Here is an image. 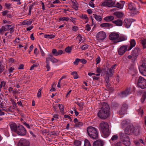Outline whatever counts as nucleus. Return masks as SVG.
Wrapping results in <instances>:
<instances>
[{
  "instance_id": "nucleus-14",
  "label": "nucleus",
  "mask_w": 146,
  "mask_h": 146,
  "mask_svg": "<svg viewBox=\"0 0 146 146\" xmlns=\"http://www.w3.org/2000/svg\"><path fill=\"white\" fill-rule=\"evenodd\" d=\"M128 46L124 45L121 46L118 50V54L120 55L123 54L127 50Z\"/></svg>"
},
{
  "instance_id": "nucleus-21",
  "label": "nucleus",
  "mask_w": 146,
  "mask_h": 146,
  "mask_svg": "<svg viewBox=\"0 0 146 146\" xmlns=\"http://www.w3.org/2000/svg\"><path fill=\"white\" fill-rule=\"evenodd\" d=\"M46 60L49 62L50 60L52 63H57L58 60L51 55H48V57L46 58Z\"/></svg>"
},
{
  "instance_id": "nucleus-9",
  "label": "nucleus",
  "mask_w": 146,
  "mask_h": 146,
  "mask_svg": "<svg viewBox=\"0 0 146 146\" xmlns=\"http://www.w3.org/2000/svg\"><path fill=\"white\" fill-rule=\"evenodd\" d=\"M139 70L140 73L143 75L146 76V61L143 62L142 64L139 66Z\"/></svg>"
},
{
  "instance_id": "nucleus-52",
  "label": "nucleus",
  "mask_w": 146,
  "mask_h": 146,
  "mask_svg": "<svg viewBox=\"0 0 146 146\" xmlns=\"http://www.w3.org/2000/svg\"><path fill=\"white\" fill-rule=\"evenodd\" d=\"M127 58L129 59H131L133 62L135 61L136 59L135 57L133 56V55H131L128 56Z\"/></svg>"
},
{
  "instance_id": "nucleus-8",
  "label": "nucleus",
  "mask_w": 146,
  "mask_h": 146,
  "mask_svg": "<svg viewBox=\"0 0 146 146\" xmlns=\"http://www.w3.org/2000/svg\"><path fill=\"white\" fill-rule=\"evenodd\" d=\"M106 37V34L105 32L103 31L99 32L96 35L97 40L100 42H101Z\"/></svg>"
},
{
  "instance_id": "nucleus-49",
  "label": "nucleus",
  "mask_w": 146,
  "mask_h": 146,
  "mask_svg": "<svg viewBox=\"0 0 146 146\" xmlns=\"http://www.w3.org/2000/svg\"><path fill=\"white\" fill-rule=\"evenodd\" d=\"M88 47L89 46L88 45L85 44L81 46L80 48L83 50H85L87 49L88 48Z\"/></svg>"
},
{
  "instance_id": "nucleus-6",
  "label": "nucleus",
  "mask_w": 146,
  "mask_h": 146,
  "mask_svg": "<svg viewBox=\"0 0 146 146\" xmlns=\"http://www.w3.org/2000/svg\"><path fill=\"white\" fill-rule=\"evenodd\" d=\"M135 89V87H128L124 91L121 92L119 94V96L121 98L126 97L130 94L132 92L134 91Z\"/></svg>"
},
{
  "instance_id": "nucleus-17",
  "label": "nucleus",
  "mask_w": 146,
  "mask_h": 146,
  "mask_svg": "<svg viewBox=\"0 0 146 146\" xmlns=\"http://www.w3.org/2000/svg\"><path fill=\"white\" fill-rule=\"evenodd\" d=\"M29 141L24 139H21L19 143V146H29Z\"/></svg>"
},
{
  "instance_id": "nucleus-44",
  "label": "nucleus",
  "mask_w": 146,
  "mask_h": 146,
  "mask_svg": "<svg viewBox=\"0 0 146 146\" xmlns=\"http://www.w3.org/2000/svg\"><path fill=\"white\" fill-rule=\"evenodd\" d=\"M42 89V88H41L38 90V93L37 94V96L38 98H40L41 96V91Z\"/></svg>"
},
{
  "instance_id": "nucleus-63",
  "label": "nucleus",
  "mask_w": 146,
  "mask_h": 146,
  "mask_svg": "<svg viewBox=\"0 0 146 146\" xmlns=\"http://www.w3.org/2000/svg\"><path fill=\"white\" fill-rule=\"evenodd\" d=\"M78 29V28L76 26H74L73 27L72 30L73 31H76Z\"/></svg>"
},
{
  "instance_id": "nucleus-33",
  "label": "nucleus",
  "mask_w": 146,
  "mask_h": 146,
  "mask_svg": "<svg viewBox=\"0 0 146 146\" xmlns=\"http://www.w3.org/2000/svg\"><path fill=\"white\" fill-rule=\"evenodd\" d=\"M127 39V37L125 36H121L119 37V38H118L116 42H118L121 41H122L125 40Z\"/></svg>"
},
{
  "instance_id": "nucleus-15",
  "label": "nucleus",
  "mask_w": 146,
  "mask_h": 146,
  "mask_svg": "<svg viewBox=\"0 0 146 146\" xmlns=\"http://www.w3.org/2000/svg\"><path fill=\"white\" fill-rule=\"evenodd\" d=\"M6 31H9V33L12 34L14 32V25H7L4 26Z\"/></svg>"
},
{
  "instance_id": "nucleus-25",
  "label": "nucleus",
  "mask_w": 146,
  "mask_h": 146,
  "mask_svg": "<svg viewBox=\"0 0 146 146\" xmlns=\"http://www.w3.org/2000/svg\"><path fill=\"white\" fill-rule=\"evenodd\" d=\"M32 22V20L31 19H27L24 20L21 22V24L22 25H29L31 24Z\"/></svg>"
},
{
  "instance_id": "nucleus-16",
  "label": "nucleus",
  "mask_w": 146,
  "mask_h": 146,
  "mask_svg": "<svg viewBox=\"0 0 146 146\" xmlns=\"http://www.w3.org/2000/svg\"><path fill=\"white\" fill-rule=\"evenodd\" d=\"M140 51L139 48L138 47H136L132 51L131 55H133V56L136 59Z\"/></svg>"
},
{
  "instance_id": "nucleus-11",
  "label": "nucleus",
  "mask_w": 146,
  "mask_h": 146,
  "mask_svg": "<svg viewBox=\"0 0 146 146\" xmlns=\"http://www.w3.org/2000/svg\"><path fill=\"white\" fill-rule=\"evenodd\" d=\"M115 2L112 0H106L103 2L101 6H107L109 7H112L114 6Z\"/></svg>"
},
{
  "instance_id": "nucleus-13",
  "label": "nucleus",
  "mask_w": 146,
  "mask_h": 146,
  "mask_svg": "<svg viewBox=\"0 0 146 146\" xmlns=\"http://www.w3.org/2000/svg\"><path fill=\"white\" fill-rule=\"evenodd\" d=\"M119 35L117 33L113 32L111 33L109 35V38L112 40H113L114 42H116L119 37Z\"/></svg>"
},
{
  "instance_id": "nucleus-2",
  "label": "nucleus",
  "mask_w": 146,
  "mask_h": 146,
  "mask_svg": "<svg viewBox=\"0 0 146 146\" xmlns=\"http://www.w3.org/2000/svg\"><path fill=\"white\" fill-rule=\"evenodd\" d=\"M89 136L91 139H97L98 138V129L92 126H90L87 129Z\"/></svg>"
},
{
  "instance_id": "nucleus-41",
  "label": "nucleus",
  "mask_w": 146,
  "mask_h": 146,
  "mask_svg": "<svg viewBox=\"0 0 146 146\" xmlns=\"http://www.w3.org/2000/svg\"><path fill=\"white\" fill-rule=\"evenodd\" d=\"M71 74L73 76V78L74 79H77L78 78V76L76 72H73L71 73Z\"/></svg>"
},
{
  "instance_id": "nucleus-26",
  "label": "nucleus",
  "mask_w": 146,
  "mask_h": 146,
  "mask_svg": "<svg viewBox=\"0 0 146 146\" xmlns=\"http://www.w3.org/2000/svg\"><path fill=\"white\" fill-rule=\"evenodd\" d=\"M136 44L135 41L134 39H131L130 41V46L127 49V50H130Z\"/></svg>"
},
{
  "instance_id": "nucleus-5",
  "label": "nucleus",
  "mask_w": 146,
  "mask_h": 146,
  "mask_svg": "<svg viewBox=\"0 0 146 146\" xmlns=\"http://www.w3.org/2000/svg\"><path fill=\"white\" fill-rule=\"evenodd\" d=\"M139 127H137L134 129L133 125H128L125 129L124 132L127 134L130 135L133 132H136L137 133H139Z\"/></svg>"
},
{
  "instance_id": "nucleus-7",
  "label": "nucleus",
  "mask_w": 146,
  "mask_h": 146,
  "mask_svg": "<svg viewBox=\"0 0 146 146\" xmlns=\"http://www.w3.org/2000/svg\"><path fill=\"white\" fill-rule=\"evenodd\" d=\"M27 131L23 126L19 125L15 133L19 135L24 136L26 134Z\"/></svg>"
},
{
  "instance_id": "nucleus-43",
  "label": "nucleus",
  "mask_w": 146,
  "mask_h": 146,
  "mask_svg": "<svg viewBox=\"0 0 146 146\" xmlns=\"http://www.w3.org/2000/svg\"><path fill=\"white\" fill-rule=\"evenodd\" d=\"M83 125V123L81 122H79L78 123H76L74 125V126L75 127H80L82 126Z\"/></svg>"
},
{
  "instance_id": "nucleus-1",
  "label": "nucleus",
  "mask_w": 146,
  "mask_h": 146,
  "mask_svg": "<svg viewBox=\"0 0 146 146\" xmlns=\"http://www.w3.org/2000/svg\"><path fill=\"white\" fill-rule=\"evenodd\" d=\"M110 110L108 104L106 103H103L102 107L98 113V116L103 119H106L109 116Z\"/></svg>"
},
{
  "instance_id": "nucleus-24",
  "label": "nucleus",
  "mask_w": 146,
  "mask_h": 146,
  "mask_svg": "<svg viewBox=\"0 0 146 146\" xmlns=\"http://www.w3.org/2000/svg\"><path fill=\"white\" fill-rule=\"evenodd\" d=\"M127 135L125 132H120L119 133V136L121 141L129 137V136Z\"/></svg>"
},
{
  "instance_id": "nucleus-35",
  "label": "nucleus",
  "mask_w": 146,
  "mask_h": 146,
  "mask_svg": "<svg viewBox=\"0 0 146 146\" xmlns=\"http://www.w3.org/2000/svg\"><path fill=\"white\" fill-rule=\"evenodd\" d=\"M93 17L97 21H102V17L100 15H97L95 14H93Z\"/></svg>"
},
{
  "instance_id": "nucleus-34",
  "label": "nucleus",
  "mask_w": 146,
  "mask_h": 146,
  "mask_svg": "<svg viewBox=\"0 0 146 146\" xmlns=\"http://www.w3.org/2000/svg\"><path fill=\"white\" fill-rule=\"evenodd\" d=\"M113 14L118 18H121L123 16V14L121 12H115Z\"/></svg>"
},
{
  "instance_id": "nucleus-19",
  "label": "nucleus",
  "mask_w": 146,
  "mask_h": 146,
  "mask_svg": "<svg viewBox=\"0 0 146 146\" xmlns=\"http://www.w3.org/2000/svg\"><path fill=\"white\" fill-rule=\"evenodd\" d=\"M10 126L11 131L15 133L18 128V126L15 123H11L10 124Z\"/></svg>"
},
{
  "instance_id": "nucleus-39",
  "label": "nucleus",
  "mask_w": 146,
  "mask_h": 146,
  "mask_svg": "<svg viewBox=\"0 0 146 146\" xmlns=\"http://www.w3.org/2000/svg\"><path fill=\"white\" fill-rule=\"evenodd\" d=\"M146 97V92H144L143 93L142 98L141 99V102L142 103H143L145 100Z\"/></svg>"
},
{
  "instance_id": "nucleus-55",
  "label": "nucleus",
  "mask_w": 146,
  "mask_h": 146,
  "mask_svg": "<svg viewBox=\"0 0 146 146\" xmlns=\"http://www.w3.org/2000/svg\"><path fill=\"white\" fill-rule=\"evenodd\" d=\"M4 26H2L1 28L0 29V34L3 35L4 31H6Z\"/></svg>"
},
{
  "instance_id": "nucleus-30",
  "label": "nucleus",
  "mask_w": 146,
  "mask_h": 146,
  "mask_svg": "<svg viewBox=\"0 0 146 146\" xmlns=\"http://www.w3.org/2000/svg\"><path fill=\"white\" fill-rule=\"evenodd\" d=\"M93 146H103L102 142L101 141H95L93 143Z\"/></svg>"
},
{
  "instance_id": "nucleus-50",
  "label": "nucleus",
  "mask_w": 146,
  "mask_h": 146,
  "mask_svg": "<svg viewBox=\"0 0 146 146\" xmlns=\"http://www.w3.org/2000/svg\"><path fill=\"white\" fill-rule=\"evenodd\" d=\"M56 85V83H54L52 84L51 86V89H50V91H55V87Z\"/></svg>"
},
{
  "instance_id": "nucleus-59",
  "label": "nucleus",
  "mask_w": 146,
  "mask_h": 146,
  "mask_svg": "<svg viewBox=\"0 0 146 146\" xmlns=\"http://www.w3.org/2000/svg\"><path fill=\"white\" fill-rule=\"evenodd\" d=\"M38 64H34L33 65H32L30 68V70H32L33 69V68L34 67H36L38 65Z\"/></svg>"
},
{
  "instance_id": "nucleus-38",
  "label": "nucleus",
  "mask_w": 146,
  "mask_h": 146,
  "mask_svg": "<svg viewBox=\"0 0 146 146\" xmlns=\"http://www.w3.org/2000/svg\"><path fill=\"white\" fill-rule=\"evenodd\" d=\"M136 110L138 112V114L141 115V116H142L143 113V110L140 107H139V109L136 108Z\"/></svg>"
},
{
  "instance_id": "nucleus-22",
  "label": "nucleus",
  "mask_w": 146,
  "mask_h": 146,
  "mask_svg": "<svg viewBox=\"0 0 146 146\" xmlns=\"http://www.w3.org/2000/svg\"><path fill=\"white\" fill-rule=\"evenodd\" d=\"M72 4V7L74 10L77 11L78 10V4L76 0H70Z\"/></svg>"
},
{
  "instance_id": "nucleus-32",
  "label": "nucleus",
  "mask_w": 146,
  "mask_h": 146,
  "mask_svg": "<svg viewBox=\"0 0 146 146\" xmlns=\"http://www.w3.org/2000/svg\"><path fill=\"white\" fill-rule=\"evenodd\" d=\"M137 86L138 87L144 89L146 87V83H137Z\"/></svg>"
},
{
  "instance_id": "nucleus-61",
  "label": "nucleus",
  "mask_w": 146,
  "mask_h": 146,
  "mask_svg": "<svg viewBox=\"0 0 146 146\" xmlns=\"http://www.w3.org/2000/svg\"><path fill=\"white\" fill-rule=\"evenodd\" d=\"M102 71V70L101 69H100V68L99 67H98L96 69V72L98 73H100Z\"/></svg>"
},
{
  "instance_id": "nucleus-40",
  "label": "nucleus",
  "mask_w": 146,
  "mask_h": 146,
  "mask_svg": "<svg viewBox=\"0 0 146 146\" xmlns=\"http://www.w3.org/2000/svg\"><path fill=\"white\" fill-rule=\"evenodd\" d=\"M122 127H124L127 126L128 125V122L125 120H124L121 122V123Z\"/></svg>"
},
{
  "instance_id": "nucleus-57",
  "label": "nucleus",
  "mask_w": 146,
  "mask_h": 146,
  "mask_svg": "<svg viewBox=\"0 0 146 146\" xmlns=\"http://www.w3.org/2000/svg\"><path fill=\"white\" fill-rule=\"evenodd\" d=\"M118 137L117 135H113L111 139V140L112 141H114L117 139Z\"/></svg>"
},
{
  "instance_id": "nucleus-62",
  "label": "nucleus",
  "mask_w": 146,
  "mask_h": 146,
  "mask_svg": "<svg viewBox=\"0 0 146 146\" xmlns=\"http://www.w3.org/2000/svg\"><path fill=\"white\" fill-rule=\"evenodd\" d=\"M3 23L4 24H10L11 23V22L10 21L4 19L3 21Z\"/></svg>"
},
{
  "instance_id": "nucleus-12",
  "label": "nucleus",
  "mask_w": 146,
  "mask_h": 146,
  "mask_svg": "<svg viewBox=\"0 0 146 146\" xmlns=\"http://www.w3.org/2000/svg\"><path fill=\"white\" fill-rule=\"evenodd\" d=\"M128 8L131 10L132 11V13L134 14H136L139 13L138 10L136 9L134 4L133 3H131L128 4Z\"/></svg>"
},
{
  "instance_id": "nucleus-29",
  "label": "nucleus",
  "mask_w": 146,
  "mask_h": 146,
  "mask_svg": "<svg viewBox=\"0 0 146 146\" xmlns=\"http://www.w3.org/2000/svg\"><path fill=\"white\" fill-rule=\"evenodd\" d=\"M140 42L143 47V48H146V39L141 38L140 40Z\"/></svg>"
},
{
  "instance_id": "nucleus-54",
  "label": "nucleus",
  "mask_w": 146,
  "mask_h": 146,
  "mask_svg": "<svg viewBox=\"0 0 146 146\" xmlns=\"http://www.w3.org/2000/svg\"><path fill=\"white\" fill-rule=\"evenodd\" d=\"M80 18L83 19H85L87 20L89 19L87 15L85 14H82Z\"/></svg>"
},
{
  "instance_id": "nucleus-64",
  "label": "nucleus",
  "mask_w": 146,
  "mask_h": 146,
  "mask_svg": "<svg viewBox=\"0 0 146 146\" xmlns=\"http://www.w3.org/2000/svg\"><path fill=\"white\" fill-rule=\"evenodd\" d=\"M122 145V143L120 141H118L115 144V146H121Z\"/></svg>"
},
{
  "instance_id": "nucleus-51",
  "label": "nucleus",
  "mask_w": 146,
  "mask_h": 146,
  "mask_svg": "<svg viewBox=\"0 0 146 146\" xmlns=\"http://www.w3.org/2000/svg\"><path fill=\"white\" fill-rule=\"evenodd\" d=\"M81 142L79 140H76L74 142V144L76 146H79L81 145Z\"/></svg>"
},
{
  "instance_id": "nucleus-4",
  "label": "nucleus",
  "mask_w": 146,
  "mask_h": 146,
  "mask_svg": "<svg viewBox=\"0 0 146 146\" xmlns=\"http://www.w3.org/2000/svg\"><path fill=\"white\" fill-rule=\"evenodd\" d=\"M116 65V64L113 65L110 68H109V72L108 71L106 72L105 78L106 82H109V78L112 76L114 71L115 67Z\"/></svg>"
},
{
  "instance_id": "nucleus-23",
  "label": "nucleus",
  "mask_w": 146,
  "mask_h": 146,
  "mask_svg": "<svg viewBox=\"0 0 146 146\" xmlns=\"http://www.w3.org/2000/svg\"><path fill=\"white\" fill-rule=\"evenodd\" d=\"M52 52L54 55L56 56L60 55L63 53V51L62 50H58L57 51L55 49H53Z\"/></svg>"
},
{
  "instance_id": "nucleus-20",
  "label": "nucleus",
  "mask_w": 146,
  "mask_h": 146,
  "mask_svg": "<svg viewBox=\"0 0 146 146\" xmlns=\"http://www.w3.org/2000/svg\"><path fill=\"white\" fill-rule=\"evenodd\" d=\"M121 141L122 143L126 146H129L131 144V142L129 137L123 139Z\"/></svg>"
},
{
  "instance_id": "nucleus-46",
  "label": "nucleus",
  "mask_w": 146,
  "mask_h": 146,
  "mask_svg": "<svg viewBox=\"0 0 146 146\" xmlns=\"http://www.w3.org/2000/svg\"><path fill=\"white\" fill-rule=\"evenodd\" d=\"M69 20V18L68 17H60L59 18V20L60 21H68Z\"/></svg>"
},
{
  "instance_id": "nucleus-3",
  "label": "nucleus",
  "mask_w": 146,
  "mask_h": 146,
  "mask_svg": "<svg viewBox=\"0 0 146 146\" xmlns=\"http://www.w3.org/2000/svg\"><path fill=\"white\" fill-rule=\"evenodd\" d=\"M99 128L105 137L108 136L110 134L109 126L107 123L102 121L99 125Z\"/></svg>"
},
{
  "instance_id": "nucleus-37",
  "label": "nucleus",
  "mask_w": 146,
  "mask_h": 146,
  "mask_svg": "<svg viewBox=\"0 0 146 146\" xmlns=\"http://www.w3.org/2000/svg\"><path fill=\"white\" fill-rule=\"evenodd\" d=\"M55 35H54L51 34V35H47L45 34L44 35V37L47 38L52 39L54 37Z\"/></svg>"
},
{
  "instance_id": "nucleus-47",
  "label": "nucleus",
  "mask_w": 146,
  "mask_h": 146,
  "mask_svg": "<svg viewBox=\"0 0 146 146\" xmlns=\"http://www.w3.org/2000/svg\"><path fill=\"white\" fill-rule=\"evenodd\" d=\"M111 25L109 23H104L101 24L100 26L101 27H109Z\"/></svg>"
},
{
  "instance_id": "nucleus-42",
  "label": "nucleus",
  "mask_w": 146,
  "mask_h": 146,
  "mask_svg": "<svg viewBox=\"0 0 146 146\" xmlns=\"http://www.w3.org/2000/svg\"><path fill=\"white\" fill-rule=\"evenodd\" d=\"M137 82H146V80L141 76L139 77L137 80Z\"/></svg>"
},
{
  "instance_id": "nucleus-36",
  "label": "nucleus",
  "mask_w": 146,
  "mask_h": 146,
  "mask_svg": "<svg viewBox=\"0 0 146 146\" xmlns=\"http://www.w3.org/2000/svg\"><path fill=\"white\" fill-rule=\"evenodd\" d=\"M122 3L121 4L119 3H117L115 5V7L120 9H122L123 7L124 4L125 3V2L124 1H122Z\"/></svg>"
},
{
  "instance_id": "nucleus-48",
  "label": "nucleus",
  "mask_w": 146,
  "mask_h": 146,
  "mask_svg": "<svg viewBox=\"0 0 146 146\" xmlns=\"http://www.w3.org/2000/svg\"><path fill=\"white\" fill-rule=\"evenodd\" d=\"M46 67L47 69V71H48L50 69V67L49 66V62L46 60Z\"/></svg>"
},
{
  "instance_id": "nucleus-56",
  "label": "nucleus",
  "mask_w": 146,
  "mask_h": 146,
  "mask_svg": "<svg viewBox=\"0 0 146 146\" xmlns=\"http://www.w3.org/2000/svg\"><path fill=\"white\" fill-rule=\"evenodd\" d=\"M80 59L77 58L76 59L75 61L74 62L73 64L74 65H78V62H80Z\"/></svg>"
},
{
  "instance_id": "nucleus-10",
  "label": "nucleus",
  "mask_w": 146,
  "mask_h": 146,
  "mask_svg": "<svg viewBox=\"0 0 146 146\" xmlns=\"http://www.w3.org/2000/svg\"><path fill=\"white\" fill-rule=\"evenodd\" d=\"M127 104L125 103H123L121 107V109L118 112V113L121 115H122L125 114L128 109Z\"/></svg>"
},
{
  "instance_id": "nucleus-60",
  "label": "nucleus",
  "mask_w": 146,
  "mask_h": 146,
  "mask_svg": "<svg viewBox=\"0 0 146 146\" xmlns=\"http://www.w3.org/2000/svg\"><path fill=\"white\" fill-rule=\"evenodd\" d=\"M77 38L79 39V42H80L82 40V35L79 34L77 36Z\"/></svg>"
},
{
  "instance_id": "nucleus-28",
  "label": "nucleus",
  "mask_w": 146,
  "mask_h": 146,
  "mask_svg": "<svg viewBox=\"0 0 146 146\" xmlns=\"http://www.w3.org/2000/svg\"><path fill=\"white\" fill-rule=\"evenodd\" d=\"M112 22L118 26H121L123 24L122 21L120 19H117V20L113 21Z\"/></svg>"
},
{
  "instance_id": "nucleus-58",
  "label": "nucleus",
  "mask_w": 146,
  "mask_h": 146,
  "mask_svg": "<svg viewBox=\"0 0 146 146\" xmlns=\"http://www.w3.org/2000/svg\"><path fill=\"white\" fill-rule=\"evenodd\" d=\"M39 49L40 50V52L41 54V55L42 56H43L45 55V53H44V51H43V50L41 48V47L39 45Z\"/></svg>"
},
{
  "instance_id": "nucleus-27",
  "label": "nucleus",
  "mask_w": 146,
  "mask_h": 146,
  "mask_svg": "<svg viewBox=\"0 0 146 146\" xmlns=\"http://www.w3.org/2000/svg\"><path fill=\"white\" fill-rule=\"evenodd\" d=\"M16 103L14 102L13 103L12 105L8 107V110L9 112H12L14 111V110L16 108Z\"/></svg>"
},
{
  "instance_id": "nucleus-31",
  "label": "nucleus",
  "mask_w": 146,
  "mask_h": 146,
  "mask_svg": "<svg viewBox=\"0 0 146 146\" xmlns=\"http://www.w3.org/2000/svg\"><path fill=\"white\" fill-rule=\"evenodd\" d=\"M114 17L113 16L110 15L105 17L104 19L107 22H109L113 20Z\"/></svg>"
},
{
  "instance_id": "nucleus-45",
  "label": "nucleus",
  "mask_w": 146,
  "mask_h": 146,
  "mask_svg": "<svg viewBox=\"0 0 146 146\" xmlns=\"http://www.w3.org/2000/svg\"><path fill=\"white\" fill-rule=\"evenodd\" d=\"M84 146H91L90 143L89 141L86 139L84 140Z\"/></svg>"
},
{
  "instance_id": "nucleus-18",
  "label": "nucleus",
  "mask_w": 146,
  "mask_h": 146,
  "mask_svg": "<svg viewBox=\"0 0 146 146\" xmlns=\"http://www.w3.org/2000/svg\"><path fill=\"white\" fill-rule=\"evenodd\" d=\"M132 23L131 19H125L124 21V25L127 28L130 27Z\"/></svg>"
},
{
  "instance_id": "nucleus-53",
  "label": "nucleus",
  "mask_w": 146,
  "mask_h": 146,
  "mask_svg": "<svg viewBox=\"0 0 146 146\" xmlns=\"http://www.w3.org/2000/svg\"><path fill=\"white\" fill-rule=\"evenodd\" d=\"M72 49L71 47L68 46L65 49V51L67 53H69L71 52Z\"/></svg>"
}]
</instances>
